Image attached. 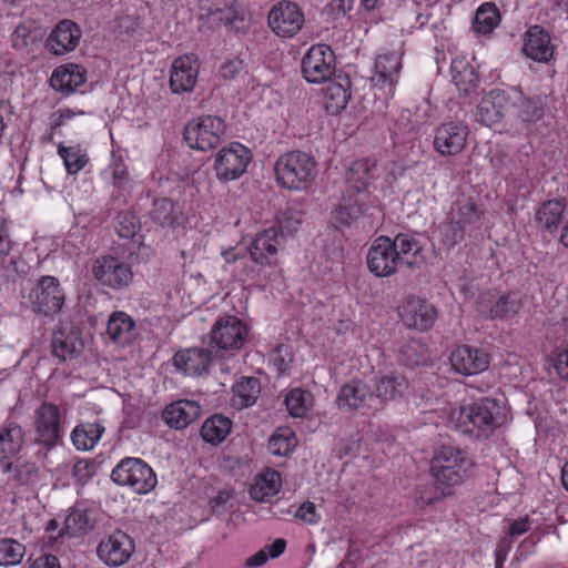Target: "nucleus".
<instances>
[{"instance_id":"79ce46f5","label":"nucleus","mask_w":568,"mask_h":568,"mask_svg":"<svg viewBox=\"0 0 568 568\" xmlns=\"http://www.w3.org/2000/svg\"><path fill=\"white\" fill-rule=\"evenodd\" d=\"M400 68V58L396 52L379 54L375 61L373 81L378 85L385 87L388 84L392 88L397 82Z\"/></svg>"},{"instance_id":"de8ad7c7","label":"nucleus","mask_w":568,"mask_h":568,"mask_svg":"<svg viewBox=\"0 0 568 568\" xmlns=\"http://www.w3.org/2000/svg\"><path fill=\"white\" fill-rule=\"evenodd\" d=\"M297 438L288 427L277 428L268 439V452L275 456L286 457L293 453Z\"/></svg>"},{"instance_id":"1a4fd4ad","label":"nucleus","mask_w":568,"mask_h":568,"mask_svg":"<svg viewBox=\"0 0 568 568\" xmlns=\"http://www.w3.org/2000/svg\"><path fill=\"white\" fill-rule=\"evenodd\" d=\"M27 298L34 313L52 316L62 310L65 296L58 278L45 275L38 280Z\"/></svg>"},{"instance_id":"9b49d317","label":"nucleus","mask_w":568,"mask_h":568,"mask_svg":"<svg viewBox=\"0 0 568 568\" xmlns=\"http://www.w3.org/2000/svg\"><path fill=\"white\" fill-rule=\"evenodd\" d=\"M335 72V54L325 43L312 45L302 59V73L311 83H322Z\"/></svg>"},{"instance_id":"aec40b11","label":"nucleus","mask_w":568,"mask_h":568,"mask_svg":"<svg viewBox=\"0 0 568 568\" xmlns=\"http://www.w3.org/2000/svg\"><path fill=\"white\" fill-rule=\"evenodd\" d=\"M372 388L375 404L384 406L403 398L408 393L409 382L398 372L378 373L373 377Z\"/></svg>"},{"instance_id":"2f4dec72","label":"nucleus","mask_w":568,"mask_h":568,"mask_svg":"<svg viewBox=\"0 0 568 568\" xmlns=\"http://www.w3.org/2000/svg\"><path fill=\"white\" fill-rule=\"evenodd\" d=\"M87 81L84 68L74 63H68L55 68L50 78L53 90L63 94H71Z\"/></svg>"},{"instance_id":"473e14b6","label":"nucleus","mask_w":568,"mask_h":568,"mask_svg":"<svg viewBox=\"0 0 568 568\" xmlns=\"http://www.w3.org/2000/svg\"><path fill=\"white\" fill-rule=\"evenodd\" d=\"M567 201L564 197L544 201L535 214V223L541 232L554 233L566 215Z\"/></svg>"},{"instance_id":"8fccbe9b","label":"nucleus","mask_w":568,"mask_h":568,"mask_svg":"<svg viewBox=\"0 0 568 568\" xmlns=\"http://www.w3.org/2000/svg\"><path fill=\"white\" fill-rule=\"evenodd\" d=\"M95 521L94 511L89 509H74L65 518L64 526L71 535L77 536L93 530Z\"/></svg>"},{"instance_id":"e433bc0d","label":"nucleus","mask_w":568,"mask_h":568,"mask_svg":"<svg viewBox=\"0 0 568 568\" xmlns=\"http://www.w3.org/2000/svg\"><path fill=\"white\" fill-rule=\"evenodd\" d=\"M26 433L20 424L7 420L0 426V463L14 457L22 449Z\"/></svg>"},{"instance_id":"c03bdc74","label":"nucleus","mask_w":568,"mask_h":568,"mask_svg":"<svg viewBox=\"0 0 568 568\" xmlns=\"http://www.w3.org/2000/svg\"><path fill=\"white\" fill-rule=\"evenodd\" d=\"M232 422L230 418L215 414L209 417L201 427V437L211 445L221 444L230 434Z\"/></svg>"},{"instance_id":"dca6fc26","label":"nucleus","mask_w":568,"mask_h":568,"mask_svg":"<svg viewBox=\"0 0 568 568\" xmlns=\"http://www.w3.org/2000/svg\"><path fill=\"white\" fill-rule=\"evenodd\" d=\"M134 550L133 539L122 530H114L99 542L97 555L105 565L120 567L130 560Z\"/></svg>"},{"instance_id":"49530a36","label":"nucleus","mask_w":568,"mask_h":568,"mask_svg":"<svg viewBox=\"0 0 568 568\" xmlns=\"http://www.w3.org/2000/svg\"><path fill=\"white\" fill-rule=\"evenodd\" d=\"M281 486V474L277 470H267L251 487L250 495L254 500L266 501L278 493Z\"/></svg>"},{"instance_id":"bf43d9fd","label":"nucleus","mask_w":568,"mask_h":568,"mask_svg":"<svg viewBox=\"0 0 568 568\" xmlns=\"http://www.w3.org/2000/svg\"><path fill=\"white\" fill-rule=\"evenodd\" d=\"M398 362L407 367H414L424 362L423 345L417 339L403 344L398 352Z\"/></svg>"},{"instance_id":"338daca9","label":"nucleus","mask_w":568,"mask_h":568,"mask_svg":"<svg viewBox=\"0 0 568 568\" xmlns=\"http://www.w3.org/2000/svg\"><path fill=\"white\" fill-rule=\"evenodd\" d=\"M440 497L443 496H439L436 491H433V489L427 486H419L415 490V499L423 506L432 505Z\"/></svg>"},{"instance_id":"4d7b16f0","label":"nucleus","mask_w":568,"mask_h":568,"mask_svg":"<svg viewBox=\"0 0 568 568\" xmlns=\"http://www.w3.org/2000/svg\"><path fill=\"white\" fill-rule=\"evenodd\" d=\"M466 230L459 224L454 223L453 219L447 215L445 222L440 223L437 227L439 242L447 248L454 247L465 239Z\"/></svg>"},{"instance_id":"a878e982","label":"nucleus","mask_w":568,"mask_h":568,"mask_svg":"<svg viewBox=\"0 0 568 568\" xmlns=\"http://www.w3.org/2000/svg\"><path fill=\"white\" fill-rule=\"evenodd\" d=\"M199 74L197 59L183 55L176 58L170 71V88L173 93L181 94L193 90Z\"/></svg>"},{"instance_id":"c9c22d12","label":"nucleus","mask_w":568,"mask_h":568,"mask_svg":"<svg viewBox=\"0 0 568 568\" xmlns=\"http://www.w3.org/2000/svg\"><path fill=\"white\" fill-rule=\"evenodd\" d=\"M523 51L537 62H547L554 52L548 32L540 26L530 27L526 32Z\"/></svg>"},{"instance_id":"6e6552de","label":"nucleus","mask_w":568,"mask_h":568,"mask_svg":"<svg viewBox=\"0 0 568 568\" xmlns=\"http://www.w3.org/2000/svg\"><path fill=\"white\" fill-rule=\"evenodd\" d=\"M476 306L478 313L486 320L508 321L520 312L523 302L516 292L500 293L488 290L479 294Z\"/></svg>"},{"instance_id":"bb28decb","label":"nucleus","mask_w":568,"mask_h":568,"mask_svg":"<svg viewBox=\"0 0 568 568\" xmlns=\"http://www.w3.org/2000/svg\"><path fill=\"white\" fill-rule=\"evenodd\" d=\"M202 408L195 400L179 399L165 406L161 414L162 420L172 429H183L194 423Z\"/></svg>"},{"instance_id":"4be33fe9","label":"nucleus","mask_w":568,"mask_h":568,"mask_svg":"<svg viewBox=\"0 0 568 568\" xmlns=\"http://www.w3.org/2000/svg\"><path fill=\"white\" fill-rule=\"evenodd\" d=\"M511 110L514 116L526 131H531L532 125L540 121L545 115V104L539 97H527L521 90L511 88Z\"/></svg>"},{"instance_id":"c85d7f7f","label":"nucleus","mask_w":568,"mask_h":568,"mask_svg":"<svg viewBox=\"0 0 568 568\" xmlns=\"http://www.w3.org/2000/svg\"><path fill=\"white\" fill-rule=\"evenodd\" d=\"M12 245L8 221L0 219V278L7 282H14L23 273L20 270L22 261L10 256Z\"/></svg>"},{"instance_id":"e2e57ef3","label":"nucleus","mask_w":568,"mask_h":568,"mask_svg":"<svg viewBox=\"0 0 568 568\" xmlns=\"http://www.w3.org/2000/svg\"><path fill=\"white\" fill-rule=\"evenodd\" d=\"M295 518L310 524L315 525L320 520V515L316 511V506L312 501H306L302 504L294 514Z\"/></svg>"},{"instance_id":"72a5a7b5","label":"nucleus","mask_w":568,"mask_h":568,"mask_svg":"<svg viewBox=\"0 0 568 568\" xmlns=\"http://www.w3.org/2000/svg\"><path fill=\"white\" fill-rule=\"evenodd\" d=\"M84 348L80 332L73 327L60 328L52 336V354L61 361L77 357Z\"/></svg>"},{"instance_id":"f3484780","label":"nucleus","mask_w":568,"mask_h":568,"mask_svg":"<svg viewBox=\"0 0 568 568\" xmlns=\"http://www.w3.org/2000/svg\"><path fill=\"white\" fill-rule=\"evenodd\" d=\"M92 273L97 281L112 290L125 288L133 280L131 266L113 256L98 258Z\"/></svg>"},{"instance_id":"a211bd4d","label":"nucleus","mask_w":568,"mask_h":568,"mask_svg":"<svg viewBox=\"0 0 568 568\" xmlns=\"http://www.w3.org/2000/svg\"><path fill=\"white\" fill-rule=\"evenodd\" d=\"M511 101H516L511 98V88L490 90L477 106L476 120L487 126L499 123L511 109Z\"/></svg>"},{"instance_id":"2eb2a0df","label":"nucleus","mask_w":568,"mask_h":568,"mask_svg":"<svg viewBox=\"0 0 568 568\" xmlns=\"http://www.w3.org/2000/svg\"><path fill=\"white\" fill-rule=\"evenodd\" d=\"M366 264L369 272L377 277H389L397 273L402 264L390 243V237L378 236L374 240L367 251Z\"/></svg>"},{"instance_id":"864d4df0","label":"nucleus","mask_w":568,"mask_h":568,"mask_svg":"<svg viewBox=\"0 0 568 568\" xmlns=\"http://www.w3.org/2000/svg\"><path fill=\"white\" fill-rule=\"evenodd\" d=\"M499 22V11L494 3H483L476 11L473 28L476 32L488 33Z\"/></svg>"},{"instance_id":"5fc2aeb1","label":"nucleus","mask_w":568,"mask_h":568,"mask_svg":"<svg viewBox=\"0 0 568 568\" xmlns=\"http://www.w3.org/2000/svg\"><path fill=\"white\" fill-rule=\"evenodd\" d=\"M150 214L161 226H172L178 222V211L173 202L166 197L154 200Z\"/></svg>"},{"instance_id":"423d86ee","label":"nucleus","mask_w":568,"mask_h":568,"mask_svg":"<svg viewBox=\"0 0 568 568\" xmlns=\"http://www.w3.org/2000/svg\"><path fill=\"white\" fill-rule=\"evenodd\" d=\"M111 479L119 486L130 487L136 494H148L158 484L153 469L141 458L124 457L113 468Z\"/></svg>"},{"instance_id":"f03ea898","label":"nucleus","mask_w":568,"mask_h":568,"mask_svg":"<svg viewBox=\"0 0 568 568\" xmlns=\"http://www.w3.org/2000/svg\"><path fill=\"white\" fill-rule=\"evenodd\" d=\"M473 463L466 453L457 447L442 446L430 462L434 486L442 496H449L455 486L460 485L469 475Z\"/></svg>"},{"instance_id":"5701e85b","label":"nucleus","mask_w":568,"mask_h":568,"mask_svg":"<svg viewBox=\"0 0 568 568\" xmlns=\"http://www.w3.org/2000/svg\"><path fill=\"white\" fill-rule=\"evenodd\" d=\"M337 404L341 409L346 410L376 408L372 386L361 379L351 381L341 387Z\"/></svg>"},{"instance_id":"37998d69","label":"nucleus","mask_w":568,"mask_h":568,"mask_svg":"<svg viewBox=\"0 0 568 568\" xmlns=\"http://www.w3.org/2000/svg\"><path fill=\"white\" fill-rule=\"evenodd\" d=\"M100 423H81L71 433V440L77 449L90 450L94 448L104 433Z\"/></svg>"},{"instance_id":"f8f14e48","label":"nucleus","mask_w":568,"mask_h":568,"mask_svg":"<svg viewBox=\"0 0 568 568\" xmlns=\"http://www.w3.org/2000/svg\"><path fill=\"white\" fill-rule=\"evenodd\" d=\"M250 161V150L233 142L217 152L214 162L215 175L221 181L236 180L246 171Z\"/></svg>"},{"instance_id":"603ef678","label":"nucleus","mask_w":568,"mask_h":568,"mask_svg":"<svg viewBox=\"0 0 568 568\" xmlns=\"http://www.w3.org/2000/svg\"><path fill=\"white\" fill-rule=\"evenodd\" d=\"M313 405V396L310 392L294 388L285 397V406L292 417H304Z\"/></svg>"},{"instance_id":"774afa93","label":"nucleus","mask_w":568,"mask_h":568,"mask_svg":"<svg viewBox=\"0 0 568 568\" xmlns=\"http://www.w3.org/2000/svg\"><path fill=\"white\" fill-rule=\"evenodd\" d=\"M530 519L528 516H525L519 519L510 520L508 527V536L510 538L519 537L526 534L530 529Z\"/></svg>"},{"instance_id":"7c9ffc66","label":"nucleus","mask_w":568,"mask_h":568,"mask_svg":"<svg viewBox=\"0 0 568 568\" xmlns=\"http://www.w3.org/2000/svg\"><path fill=\"white\" fill-rule=\"evenodd\" d=\"M452 81L460 94L469 97L477 93L479 75L476 68L466 57H456L450 63Z\"/></svg>"},{"instance_id":"4c0bfd02","label":"nucleus","mask_w":568,"mask_h":568,"mask_svg":"<svg viewBox=\"0 0 568 568\" xmlns=\"http://www.w3.org/2000/svg\"><path fill=\"white\" fill-rule=\"evenodd\" d=\"M351 81L347 77H338L337 81L329 82L323 92V103L327 113L339 114L351 99Z\"/></svg>"},{"instance_id":"4468645a","label":"nucleus","mask_w":568,"mask_h":568,"mask_svg":"<svg viewBox=\"0 0 568 568\" xmlns=\"http://www.w3.org/2000/svg\"><path fill=\"white\" fill-rule=\"evenodd\" d=\"M369 192L345 189L336 209L331 214V221L336 229L349 227L358 222L368 210Z\"/></svg>"},{"instance_id":"58836bf2","label":"nucleus","mask_w":568,"mask_h":568,"mask_svg":"<svg viewBox=\"0 0 568 568\" xmlns=\"http://www.w3.org/2000/svg\"><path fill=\"white\" fill-rule=\"evenodd\" d=\"M447 215L453 219L454 223L459 224L464 230L468 231L469 227L479 222L483 210H480L471 197L462 195L452 204Z\"/></svg>"},{"instance_id":"f704fd0d","label":"nucleus","mask_w":568,"mask_h":568,"mask_svg":"<svg viewBox=\"0 0 568 568\" xmlns=\"http://www.w3.org/2000/svg\"><path fill=\"white\" fill-rule=\"evenodd\" d=\"M379 176L377 162L369 158L359 159L352 163L346 172L345 189H352L353 192L368 191L371 181Z\"/></svg>"},{"instance_id":"7ed1b4c3","label":"nucleus","mask_w":568,"mask_h":568,"mask_svg":"<svg viewBox=\"0 0 568 568\" xmlns=\"http://www.w3.org/2000/svg\"><path fill=\"white\" fill-rule=\"evenodd\" d=\"M452 418L457 422V427L476 437H488L503 423L501 407L496 399L481 398L476 402L462 405L454 410Z\"/></svg>"},{"instance_id":"680f3d73","label":"nucleus","mask_w":568,"mask_h":568,"mask_svg":"<svg viewBox=\"0 0 568 568\" xmlns=\"http://www.w3.org/2000/svg\"><path fill=\"white\" fill-rule=\"evenodd\" d=\"M11 40L16 50L24 51L37 42L38 34L31 30L30 26L21 23L14 29Z\"/></svg>"},{"instance_id":"6e6d98bb","label":"nucleus","mask_w":568,"mask_h":568,"mask_svg":"<svg viewBox=\"0 0 568 568\" xmlns=\"http://www.w3.org/2000/svg\"><path fill=\"white\" fill-rule=\"evenodd\" d=\"M58 154L63 159L65 170L69 174L79 173L88 163L89 159L79 146H58Z\"/></svg>"},{"instance_id":"c756f323","label":"nucleus","mask_w":568,"mask_h":568,"mask_svg":"<svg viewBox=\"0 0 568 568\" xmlns=\"http://www.w3.org/2000/svg\"><path fill=\"white\" fill-rule=\"evenodd\" d=\"M81 37V30L71 20L60 21L47 40V47L57 55L64 54L75 49Z\"/></svg>"},{"instance_id":"3c124183","label":"nucleus","mask_w":568,"mask_h":568,"mask_svg":"<svg viewBox=\"0 0 568 568\" xmlns=\"http://www.w3.org/2000/svg\"><path fill=\"white\" fill-rule=\"evenodd\" d=\"M2 471L12 473V479L20 486L32 485L39 479V467L30 462L7 463Z\"/></svg>"},{"instance_id":"ea45409f","label":"nucleus","mask_w":568,"mask_h":568,"mask_svg":"<svg viewBox=\"0 0 568 568\" xmlns=\"http://www.w3.org/2000/svg\"><path fill=\"white\" fill-rule=\"evenodd\" d=\"M390 243L398 254L402 265L412 268L416 265V258L424 250V246L417 235L409 233H399Z\"/></svg>"},{"instance_id":"39448f33","label":"nucleus","mask_w":568,"mask_h":568,"mask_svg":"<svg viewBox=\"0 0 568 568\" xmlns=\"http://www.w3.org/2000/svg\"><path fill=\"white\" fill-rule=\"evenodd\" d=\"M64 413L54 403L43 400L33 413V443L45 453L54 449L63 439Z\"/></svg>"},{"instance_id":"0e129e2a","label":"nucleus","mask_w":568,"mask_h":568,"mask_svg":"<svg viewBox=\"0 0 568 568\" xmlns=\"http://www.w3.org/2000/svg\"><path fill=\"white\" fill-rule=\"evenodd\" d=\"M72 475L77 481L85 484L94 475V465L85 459L78 460L73 466Z\"/></svg>"},{"instance_id":"0eeeda50","label":"nucleus","mask_w":568,"mask_h":568,"mask_svg":"<svg viewBox=\"0 0 568 568\" xmlns=\"http://www.w3.org/2000/svg\"><path fill=\"white\" fill-rule=\"evenodd\" d=\"M225 129L226 125L222 118L205 115L187 122L183 136L191 149L209 151L221 143Z\"/></svg>"},{"instance_id":"6ab92c4d","label":"nucleus","mask_w":568,"mask_h":568,"mask_svg":"<svg viewBox=\"0 0 568 568\" xmlns=\"http://www.w3.org/2000/svg\"><path fill=\"white\" fill-rule=\"evenodd\" d=\"M469 134L466 124L462 122H445L435 131L434 148L443 156H454L460 153Z\"/></svg>"},{"instance_id":"412c9836","label":"nucleus","mask_w":568,"mask_h":568,"mask_svg":"<svg viewBox=\"0 0 568 568\" xmlns=\"http://www.w3.org/2000/svg\"><path fill=\"white\" fill-rule=\"evenodd\" d=\"M400 317L407 327L427 331L435 323L437 311L427 301L416 296H408L402 306Z\"/></svg>"},{"instance_id":"f257e3e1","label":"nucleus","mask_w":568,"mask_h":568,"mask_svg":"<svg viewBox=\"0 0 568 568\" xmlns=\"http://www.w3.org/2000/svg\"><path fill=\"white\" fill-rule=\"evenodd\" d=\"M283 234L276 227H270L255 235L248 246V261L239 271V278L250 284H262L268 276V270L278 262V251Z\"/></svg>"},{"instance_id":"393cba45","label":"nucleus","mask_w":568,"mask_h":568,"mask_svg":"<svg viewBox=\"0 0 568 568\" xmlns=\"http://www.w3.org/2000/svg\"><path fill=\"white\" fill-rule=\"evenodd\" d=\"M236 0H199L200 19L212 22L214 26L225 24L227 28H237L240 20Z\"/></svg>"},{"instance_id":"cd10ccee","label":"nucleus","mask_w":568,"mask_h":568,"mask_svg":"<svg viewBox=\"0 0 568 568\" xmlns=\"http://www.w3.org/2000/svg\"><path fill=\"white\" fill-rule=\"evenodd\" d=\"M212 348H187L178 352L173 357V362L175 367L184 374L202 376L209 373V368L212 364Z\"/></svg>"},{"instance_id":"a18cd8bd","label":"nucleus","mask_w":568,"mask_h":568,"mask_svg":"<svg viewBox=\"0 0 568 568\" xmlns=\"http://www.w3.org/2000/svg\"><path fill=\"white\" fill-rule=\"evenodd\" d=\"M261 393V383L256 377H242L233 386V404L237 408L252 406Z\"/></svg>"},{"instance_id":"a19ab883","label":"nucleus","mask_w":568,"mask_h":568,"mask_svg":"<svg viewBox=\"0 0 568 568\" xmlns=\"http://www.w3.org/2000/svg\"><path fill=\"white\" fill-rule=\"evenodd\" d=\"M135 323L125 312H114L109 321L106 333L111 341L120 345H128L134 338Z\"/></svg>"},{"instance_id":"052dcab7","label":"nucleus","mask_w":568,"mask_h":568,"mask_svg":"<svg viewBox=\"0 0 568 568\" xmlns=\"http://www.w3.org/2000/svg\"><path fill=\"white\" fill-rule=\"evenodd\" d=\"M140 230L139 217L129 211L121 212L116 217L115 231L122 239H132Z\"/></svg>"},{"instance_id":"b1692460","label":"nucleus","mask_w":568,"mask_h":568,"mask_svg":"<svg viewBox=\"0 0 568 568\" xmlns=\"http://www.w3.org/2000/svg\"><path fill=\"white\" fill-rule=\"evenodd\" d=\"M452 367L463 375L479 374L488 368V354L477 347L462 345L456 347L449 357Z\"/></svg>"},{"instance_id":"9d476101","label":"nucleus","mask_w":568,"mask_h":568,"mask_svg":"<svg viewBox=\"0 0 568 568\" xmlns=\"http://www.w3.org/2000/svg\"><path fill=\"white\" fill-rule=\"evenodd\" d=\"M246 325L236 316L220 317L209 334V346L215 351H239L247 337Z\"/></svg>"},{"instance_id":"20e7f679","label":"nucleus","mask_w":568,"mask_h":568,"mask_svg":"<svg viewBox=\"0 0 568 568\" xmlns=\"http://www.w3.org/2000/svg\"><path fill=\"white\" fill-rule=\"evenodd\" d=\"M277 183L287 190H305L316 175V162L305 152L292 151L281 155L275 162Z\"/></svg>"},{"instance_id":"ddd939ff","label":"nucleus","mask_w":568,"mask_h":568,"mask_svg":"<svg viewBox=\"0 0 568 568\" xmlns=\"http://www.w3.org/2000/svg\"><path fill=\"white\" fill-rule=\"evenodd\" d=\"M267 18L272 31L283 38L294 37L305 22L300 6L288 0H282L273 6Z\"/></svg>"},{"instance_id":"13d9d810","label":"nucleus","mask_w":568,"mask_h":568,"mask_svg":"<svg viewBox=\"0 0 568 568\" xmlns=\"http://www.w3.org/2000/svg\"><path fill=\"white\" fill-rule=\"evenodd\" d=\"M26 547L11 538L0 539V566H13L22 561Z\"/></svg>"},{"instance_id":"69168bd1","label":"nucleus","mask_w":568,"mask_h":568,"mask_svg":"<svg viewBox=\"0 0 568 568\" xmlns=\"http://www.w3.org/2000/svg\"><path fill=\"white\" fill-rule=\"evenodd\" d=\"M244 70V64L242 60L234 59L230 60L222 64L221 67V75L225 80H234L236 79Z\"/></svg>"},{"instance_id":"09e8293b","label":"nucleus","mask_w":568,"mask_h":568,"mask_svg":"<svg viewBox=\"0 0 568 568\" xmlns=\"http://www.w3.org/2000/svg\"><path fill=\"white\" fill-rule=\"evenodd\" d=\"M104 172L111 178L112 185L118 190L126 191L131 187L132 179L121 154L112 152L111 161Z\"/></svg>"}]
</instances>
